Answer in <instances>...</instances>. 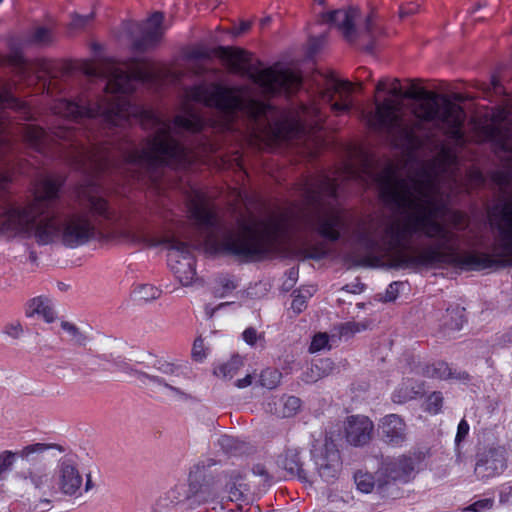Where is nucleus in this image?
Segmentation results:
<instances>
[{"mask_svg":"<svg viewBox=\"0 0 512 512\" xmlns=\"http://www.w3.org/2000/svg\"><path fill=\"white\" fill-rule=\"evenodd\" d=\"M339 178L325 174L307 184L305 189L306 207L300 219L304 226L316 231L322 237L335 241L340 232L348 226V215L336 203Z\"/></svg>","mask_w":512,"mask_h":512,"instance_id":"obj_7","label":"nucleus"},{"mask_svg":"<svg viewBox=\"0 0 512 512\" xmlns=\"http://www.w3.org/2000/svg\"><path fill=\"white\" fill-rule=\"evenodd\" d=\"M242 338L248 345L253 346L258 338L257 331L251 327L247 328L242 333Z\"/></svg>","mask_w":512,"mask_h":512,"instance_id":"obj_50","label":"nucleus"},{"mask_svg":"<svg viewBox=\"0 0 512 512\" xmlns=\"http://www.w3.org/2000/svg\"><path fill=\"white\" fill-rule=\"evenodd\" d=\"M54 494L78 499L94 488L90 473L83 474L75 456L61 457L54 469Z\"/></svg>","mask_w":512,"mask_h":512,"instance_id":"obj_9","label":"nucleus"},{"mask_svg":"<svg viewBox=\"0 0 512 512\" xmlns=\"http://www.w3.org/2000/svg\"><path fill=\"white\" fill-rule=\"evenodd\" d=\"M388 93L393 97L402 96L397 79L391 82ZM403 96L414 100L411 104L413 119L405 120L401 104L392 98H385L381 102L376 101L375 110L368 113V125L376 131L395 137L408 152L418 151L430 139L431 134L425 127L427 123L434 124L456 142L463 140L465 111L447 95L417 88L407 91Z\"/></svg>","mask_w":512,"mask_h":512,"instance_id":"obj_4","label":"nucleus"},{"mask_svg":"<svg viewBox=\"0 0 512 512\" xmlns=\"http://www.w3.org/2000/svg\"><path fill=\"white\" fill-rule=\"evenodd\" d=\"M62 181L46 176L36 182L34 198L27 205L11 206L0 213V233L8 236L34 238L40 245L60 241L65 247L86 244L95 235V226L88 213L75 208L40 218L59 196Z\"/></svg>","mask_w":512,"mask_h":512,"instance_id":"obj_5","label":"nucleus"},{"mask_svg":"<svg viewBox=\"0 0 512 512\" xmlns=\"http://www.w3.org/2000/svg\"><path fill=\"white\" fill-rule=\"evenodd\" d=\"M353 496L351 493H346L345 496H342L341 497V501L345 504H350L351 502H353Z\"/></svg>","mask_w":512,"mask_h":512,"instance_id":"obj_61","label":"nucleus"},{"mask_svg":"<svg viewBox=\"0 0 512 512\" xmlns=\"http://www.w3.org/2000/svg\"><path fill=\"white\" fill-rule=\"evenodd\" d=\"M360 324L358 323H346L342 328V334L356 333L361 331Z\"/></svg>","mask_w":512,"mask_h":512,"instance_id":"obj_54","label":"nucleus"},{"mask_svg":"<svg viewBox=\"0 0 512 512\" xmlns=\"http://www.w3.org/2000/svg\"><path fill=\"white\" fill-rule=\"evenodd\" d=\"M329 337L326 333L316 334L310 344L309 351L311 353L319 352L328 346Z\"/></svg>","mask_w":512,"mask_h":512,"instance_id":"obj_40","label":"nucleus"},{"mask_svg":"<svg viewBox=\"0 0 512 512\" xmlns=\"http://www.w3.org/2000/svg\"><path fill=\"white\" fill-rule=\"evenodd\" d=\"M158 370L165 375L175 376L178 378L185 375L182 366L169 362H159Z\"/></svg>","mask_w":512,"mask_h":512,"instance_id":"obj_39","label":"nucleus"},{"mask_svg":"<svg viewBox=\"0 0 512 512\" xmlns=\"http://www.w3.org/2000/svg\"><path fill=\"white\" fill-rule=\"evenodd\" d=\"M121 370L129 376L135 377L142 384H148L151 382H157L159 384L162 383V380L160 379V377L150 376L146 373L140 372V371L130 367L128 364H124L123 366H121Z\"/></svg>","mask_w":512,"mask_h":512,"instance_id":"obj_37","label":"nucleus"},{"mask_svg":"<svg viewBox=\"0 0 512 512\" xmlns=\"http://www.w3.org/2000/svg\"><path fill=\"white\" fill-rule=\"evenodd\" d=\"M217 285H218V288H216V293L220 297H224V296L228 295L237 287L235 278L230 275L219 276L217 278Z\"/></svg>","mask_w":512,"mask_h":512,"instance_id":"obj_36","label":"nucleus"},{"mask_svg":"<svg viewBox=\"0 0 512 512\" xmlns=\"http://www.w3.org/2000/svg\"><path fill=\"white\" fill-rule=\"evenodd\" d=\"M495 504L493 497H483L474 500L470 505L464 507L461 512H490Z\"/></svg>","mask_w":512,"mask_h":512,"instance_id":"obj_34","label":"nucleus"},{"mask_svg":"<svg viewBox=\"0 0 512 512\" xmlns=\"http://www.w3.org/2000/svg\"><path fill=\"white\" fill-rule=\"evenodd\" d=\"M253 382L252 375L248 374L244 378L238 379L235 383L236 387L242 389L250 386Z\"/></svg>","mask_w":512,"mask_h":512,"instance_id":"obj_55","label":"nucleus"},{"mask_svg":"<svg viewBox=\"0 0 512 512\" xmlns=\"http://www.w3.org/2000/svg\"><path fill=\"white\" fill-rule=\"evenodd\" d=\"M51 449H58L60 452L63 451L62 447L57 444L39 442L24 446L22 449L17 451L16 454L18 458L30 462L33 461L37 455L43 454L44 452Z\"/></svg>","mask_w":512,"mask_h":512,"instance_id":"obj_23","label":"nucleus"},{"mask_svg":"<svg viewBox=\"0 0 512 512\" xmlns=\"http://www.w3.org/2000/svg\"><path fill=\"white\" fill-rule=\"evenodd\" d=\"M25 314L28 318L36 315L40 316L47 323H52L56 319L50 300L42 296L35 297L27 302Z\"/></svg>","mask_w":512,"mask_h":512,"instance_id":"obj_22","label":"nucleus"},{"mask_svg":"<svg viewBox=\"0 0 512 512\" xmlns=\"http://www.w3.org/2000/svg\"><path fill=\"white\" fill-rule=\"evenodd\" d=\"M386 85H387L386 81H384V80L379 81L377 83V85H376V91L377 92L385 91L386 90Z\"/></svg>","mask_w":512,"mask_h":512,"instance_id":"obj_60","label":"nucleus"},{"mask_svg":"<svg viewBox=\"0 0 512 512\" xmlns=\"http://www.w3.org/2000/svg\"><path fill=\"white\" fill-rule=\"evenodd\" d=\"M278 402L280 408H276L275 413L280 417L293 416L301 406L300 399L295 396L282 397Z\"/></svg>","mask_w":512,"mask_h":512,"instance_id":"obj_28","label":"nucleus"},{"mask_svg":"<svg viewBox=\"0 0 512 512\" xmlns=\"http://www.w3.org/2000/svg\"><path fill=\"white\" fill-rule=\"evenodd\" d=\"M135 292L138 298L143 301L155 300L160 297L161 290L151 284H144L139 286Z\"/></svg>","mask_w":512,"mask_h":512,"instance_id":"obj_38","label":"nucleus"},{"mask_svg":"<svg viewBox=\"0 0 512 512\" xmlns=\"http://www.w3.org/2000/svg\"><path fill=\"white\" fill-rule=\"evenodd\" d=\"M314 469L322 481L334 482L341 471V456L332 442L325 441L320 446H314L312 451Z\"/></svg>","mask_w":512,"mask_h":512,"instance_id":"obj_11","label":"nucleus"},{"mask_svg":"<svg viewBox=\"0 0 512 512\" xmlns=\"http://www.w3.org/2000/svg\"><path fill=\"white\" fill-rule=\"evenodd\" d=\"M352 85L348 81L333 80L328 87L321 92L320 98L325 103H331L336 94L339 95V101L331 104V110L337 115L350 111L353 106L351 99Z\"/></svg>","mask_w":512,"mask_h":512,"instance_id":"obj_15","label":"nucleus"},{"mask_svg":"<svg viewBox=\"0 0 512 512\" xmlns=\"http://www.w3.org/2000/svg\"><path fill=\"white\" fill-rule=\"evenodd\" d=\"M379 427L385 441L392 446H400L406 439V424L396 414L385 416Z\"/></svg>","mask_w":512,"mask_h":512,"instance_id":"obj_20","label":"nucleus"},{"mask_svg":"<svg viewBox=\"0 0 512 512\" xmlns=\"http://www.w3.org/2000/svg\"><path fill=\"white\" fill-rule=\"evenodd\" d=\"M10 64L13 66L15 73L28 83L33 82L31 73L34 72L36 65L28 62L21 54L15 53L10 56Z\"/></svg>","mask_w":512,"mask_h":512,"instance_id":"obj_24","label":"nucleus"},{"mask_svg":"<svg viewBox=\"0 0 512 512\" xmlns=\"http://www.w3.org/2000/svg\"><path fill=\"white\" fill-rule=\"evenodd\" d=\"M302 450L295 446H288L277 458V465L289 476L308 481L309 476L303 465Z\"/></svg>","mask_w":512,"mask_h":512,"instance_id":"obj_18","label":"nucleus"},{"mask_svg":"<svg viewBox=\"0 0 512 512\" xmlns=\"http://www.w3.org/2000/svg\"><path fill=\"white\" fill-rule=\"evenodd\" d=\"M469 424L466 420L462 419L457 427V433L455 437V443L458 445L460 442H462L469 433Z\"/></svg>","mask_w":512,"mask_h":512,"instance_id":"obj_46","label":"nucleus"},{"mask_svg":"<svg viewBox=\"0 0 512 512\" xmlns=\"http://www.w3.org/2000/svg\"><path fill=\"white\" fill-rule=\"evenodd\" d=\"M164 16L160 12L153 13L141 26V38L134 44L137 50H146L156 45L164 34Z\"/></svg>","mask_w":512,"mask_h":512,"instance_id":"obj_17","label":"nucleus"},{"mask_svg":"<svg viewBox=\"0 0 512 512\" xmlns=\"http://www.w3.org/2000/svg\"><path fill=\"white\" fill-rule=\"evenodd\" d=\"M442 402L441 394L434 392L427 399L426 410L431 414H437L442 407Z\"/></svg>","mask_w":512,"mask_h":512,"instance_id":"obj_41","label":"nucleus"},{"mask_svg":"<svg viewBox=\"0 0 512 512\" xmlns=\"http://www.w3.org/2000/svg\"><path fill=\"white\" fill-rule=\"evenodd\" d=\"M225 488L231 501H239L249 491V484L241 470H232L226 474Z\"/></svg>","mask_w":512,"mask_h":512,"instance_id":"obj_21","label":"nucleus"},{"mask_svg":"<svg viewBox=\"0 0 512 512\" xmlns=\"http://www.w3.org/2000/svg\"><path fill=\"white\" fill-rule=\"evenodd\" d=\"M192 358L197 362H202L206 358V351L202 338H197L192 347Z\"/></svg>","mask_w":512,"mask_h":512,"instance_id":"obj_43","label":"nucleus"},{"mask_svg":"<svg viewBox=\"0 0 512 512\" xmlns=\"http://www.w3.org/2000/svg\"><path fill=\"white\" fill-rule=\"evenodd\" d=\"M506 467V449L501 445H493L477 453L474 472L478 479L488 480L501 475Z\"/></svg>","mask_w":512,"mask_h":512,"instance_id":"obj_13","label":"nucleus"},{"mask_svg":"<svg viewBox=\"0 0 512 512\" xmlns=\"http://www.w3.org/2000/svg\"><path fill=\"white\" fill-rule=\"evenodd\" d=\"M105 95L94 102L85 103L56 100L51 109L64 121L84 124L87 120L99 118L108 126H125L131 118L139 120L144 128L150 127L154 134L146 140L141 149L129 148L116 155L114 148L108 144L87 146L82 140L90 142V135L84 131H76L75 127L59 124L50 133L34 125L20 128L24 141L37 152L49 157L62 156L70 159L79 168L90 169L95 175L106 171H116L137 180L142 176L136 173L145 169L153 173L163 166L172 169H184L199 158L183 142L184 133L201 131L206 125L216 127L215 122H208L198 111L186 108L177 115L173 122L162 119L156 112L133 105L128 99L138 82H149L153 74L144 65L134 68H122L112 65L106 70Z\"/></svg>","mask_w":512,"mask_h":512,"instance_id":"obj_1","label":"nucleus"},{"mask_svg":"<svg viewBox=\"0 0 512 512\" xmlns=\"http://www.w3.org/2000/svg\"><path fill=\"white\" fill-rule=\"evenodd\" d=\"M187 212L196 234L195 239L188 238L209 254L253 257L271 253L290 241L298 224L290 212H285L263 221L240 218L235 225H228L199 190L189 200Z\"/></svg>","mask_w":512,"mask_h":512,"instance_id":"obj_3","label":"nucleus"},{"mask_svg":"<svg viewBox=\"0 0 512 512\" xmlns=\"http://www.w3.org/2000/svg\"><path fill=\"white\" fill-rule=\"evenodd\" d=\"M92 18V15L80 16L77 15L74 17L72 24L75 27H83L85 26Z\"/></svg>","mask_w":512,"mask_h":512,"instance_id":"obj_53","label":"nucleus"},{"mask_svg":"<svg viewBox=\"0 0 512 512\" xmlns=\"http://www.w3.org/2000/svg\"><path fill=\"white\" fill-rule=\"evenodd\" d=\"M420 6L416 3H409L399 8V18L404 19L419 11Z\"/></svg>","mask_w":512,"mask_h":512,"instance_id":"obj_47","label":"nucleus"},{"mask_svg":"<svg viewBox=\"0 0 512 512\" xmlns=\"http://www.w3.org/2000/svg\"><path fill=\"white\" fill-rule=\"evenodd\" d=\"M422 373L428 378H436L441 380L450 378H464L461 375H454L448 364L442 361H438L431 365L425 366L422 370Z\"/></svg>","mask_w":512,"mask_h":512,"instance_id":"obj_25","label":"nucleus"},{"mask_svg":"<svg viewBox=\"0 0 512 512\" xmlns=\"http://www.w3.org/2000/svg\"><path fill=\"white\" fill-rule=\"evenodd\" d=\"M160 379L162 380L161 384H159L157 382H151V383L162 387L163 390L165 391V394L168 397L178 400V401H189L192 399L191 394L188 393L184 388L174 385V383H175L174 380L167 382L163 378H160Z\"/></svg>","mask_w":512,"mask_h":512,"instance_id":"obj_27","label":"nucleus"},{"mask_svg":"<svg viewBox=\"0 0 512 512\" xmlns=\"http://www.w3.org/2000/svg\"><path fill=\"white\" fill-rule=\"evenodd\" d=\"M422 393V388L420 385L414 387H407L406 383H404L401 387H399L393 394V400L398 403L406 402L410 399H413L417 395Z\"/></svg>","mask_w":512,"mask_h":512,"instance_id":"obj_32","label":"nucleus"},{"mask_svg":"<svg viewBox=\"0 0 512 512\" xmlns=\"http://www.w3.org/2000/svg\"><path fill=\"white\" fill-rule=\"evenodd\" d=\"M18 456L11 450L0 452V480H5L12 471Z\"/></svg>","mask_w":512,"mask_h":512,"instance_id":"obj_30","label":"nucleus"},{"mask_svg":"<svg viewBox=\"0 0 512 512\" xmlns=\"http://www.w3.org/2000/svg\"><path fill=\"white\" fill-rule=\"evenodd\" d=\"M220 58L230 72L249 78L265 95H289L302 84L297 72L278 66L261 69L260 62H253L252 54L240 48H221Z\"/></svg>","mask_w":512,"mask_h":512,"instance_id":"obj_8","label":"nucleus"},{"mask_svg":"<svg viewBox=\"0 0 512 512\" xmlns=\"http://www.w3.org/2000/svg\"><path fill=\"white\" fill-rule=\"evenodd\" d=\"M253 474L254 475H257V476H261V477H264L265 480L268 479V473L266 471V468L264 465L262 464H257L253 467Z\"/></svg>","mask_w":512,"mask_h":512,"instance_id":"obj_56","label":"nucleus"},{"mask_svg":"<svg viewBox=\"0 0 512 512\" xmlns=\"http://www.w3.org/2000/svg\"><path fill=\"white\" fill-rule=\"evenodd\" d=\"M343 289H345L348 292H356L355 290L350 289L349 285H346Z\"/></svg>","mask_w":512,"mask_h":512,"instance_id":"obj_64","label":"nucleus"},{"mask_svg":"<svg viewBox=\"0 0 512 512\" xmlns=\"http://www.w3.org/2000/svg\"><path fill=\"white\" fill-rule=\"evenodd\" d=\"M374 430L373 422L363 415H353L347 418L345 423V438L353 446L366 445Z\"/></svg>","mask_w":512,"mask_h":512,"instance_id":"obj_16","label":"nucleus"},{"mask_svg":"<svg viewBox=\"0 0 512 512\" xmlns=\"http://www.w3.org/2000/svg\"><path fill=\"white\" fill-rule=\"evenodd\" d=\"M333 369V362L330 359H321L318 362L312 364L311 371H317V375L322 377L330 373Z\"/></svg>","mask_w":512,"mask_h":512,"instance_id":"obj_42","label":"nucleus"},{"mask_svg":"<svg viewBox=\"0 0 512 512\" xmlns=\"http://www.w3.org/2000/svg\"><path fill=\"white\" fill-rule=\"evenodd\" d=\"M415 461L412 457L401 455L397 458L385 459L377 475V487L383 489L384 486L395 482H408L414 475Z\"/></svg>","mask_w":512,"mask_h":512,"instance_id":"obj_12","label":"nucleus"},{"mask_svg":"<svg viewBox=\"0 0 512 512\" xmlns=\"http://www.w3.org/2000/svg\"><path fill=\"white\" fill-rule=\"evenodd\" d=\"M33 40L37 43H46L50 40L49 30L44 27L36 29L33 35Z\"/></svg>","mask_w":512,"mask_h":512,"instance_id":"obj_49","label":"nucleus"},{"mask_svg":"<svg viewBox=\"0 0 512 512\" xmlns=\"http://www.w3.org/2000/svg\"><path fill=\"white\" fill-rule=\"evenodd\" d=\"M15 477L30 483L42 495H54V475L51 476L45 467H33L27 472H17Z\"/></svg>","mask_w":512,"mask_h":512,"instance_id":"obj_19","label":"nucleus"},{"mask_svg":"<svg viewBox=\"0 0 512 512\" xmlns=\"http://www.w3.org/2000/svg\"><path fill=\"white\" fill-rule=\"evenodd\" d=\"M61 328L69 336V340L78 346H85L88 342V336L83 333L75 324L69 321H62Z\"/></svg>","mask_w":512,"mask_h":512,"instance_id":"obj_29","label":"nucleus"},{"mask_svg":"<svg viewBox=\"0 0 512 512\" xmlns=\"http://www.w3.org/2000/svg\"><path fill=\"white\" fill-rule=\"evenodd\" d=\"M251 27V23L249 21H242L240 23V25L235 28V31H234V34L235 35H240L246 31H248Z\"/></svg>","mask_w":512,"mask_h":512,"instance_id":"obj_57","label":"nucleus"},{"mask_svg":"<svg viewBox=\"0 0 512 512\" xmlns=\"http://www.w3.org/2000/svg\"><path fill=\"white\" fill-rule=\"evenodd\" d=\"M354 480L357 489L362 493H370L374 489L375 483L373 476L367 472H357L354 475Z\"/></svg>","mask_w":512,"mask_h":512,"instance_id":"obj_33","label":"nucleus"},{"mask_svg":"<svg viewBox=\"0 0 512 512\" xmlns=\"http://www.w3.org/2000/svg\"><path fill=\"white\" fill-rule=\"evenodd\" d=\"M281 381V373L272 368H267L263 370L259 376V384L260 386L267 389L276 388Z\"/></svg>","mask_w":512,"mask_h":512,"instance_id":"obj_31","label":"nucleus"},{"mask_svg":"<svg viewBox=\"0 0 512 512\" xmlns=\"http://www.w3.org/2000/svg\"><path fill=\"white\" fill-rule=\"evenodd\" d=\"M360 12L357 8H349L347 10L340 9L328 12L323 15V20L336 26L346 40L352 42L360 35L367 34L370 39H376L385 35L384 28L379 25L375 14L371 13L366 16L364 26L357 29L356 21L359 19Z\"/></svg>","mask_w":512,"mask_h":512,"instance_id":"obj_10","label":"nucleus"},{"mask_svg":"<svg viewBox=\"0 0 512 512\" xmlns=\"http://www.w3.org/2000/svg\"><path fill=\"white\" fill-rule=\"evenodd\" d=\"M243 366V360L240 356H233L225 363L219 364L214 368V374L224 379L233 378L238 370Z\"/></svg>","mask_w":512,"mask_h":512,"instance_id":"obj_26","label":"nucleus"},{"mask_svg":"<svg viewBox=\"0 0 512 512\" xmlns=\"http://www.w3.org/2000/svg\"><path fill=\"white\" fill-rule=\"evenodd\" d=\"M238 440L231 437V436H228V435H224L222 437H220L219 439V444L220 446L225 449L227 452H231L234 448L237 447L238 445Z\"/></svg>","mask_w":512,"mask_h":512,"instance_id":"obj_48","label":"nucleus"},{"mask_svg":"<svg viewBox=\"0 0 512 512\" xmlns=\"http://www.w3.org/2000/svg\"><path fill=\"white\" fill-rule=\"evenodd\" d=\"M470 176L477 182H483L482 173L478 170H473L470 172Z\"/></svg>","mask_w":512,"mask_h":512,"instance_id":"obj_59","label":"nucleus"},{"mask_svg":"<svg viewBox=\"0 0 512 512\" xmlns=\"http://www.w3.org/2000/svg\"><path fill=\"white\" fill-rule=\"evenodd\" d=\"M453 219H454L455 224L458 225L461 223V221L463 219V215L460 212H455L453 214Z\"/></svg>","mask_w":512,"mask_h":512,"instance_id":"obj_62","label":"nucleus"},{"mask_svg":"<svg viewBox=\"0 0 512 512\" xmlns=\"http://www.w3.org/2000/svg\"><path fill=\"white\" fill-rule=\"evenodd\" d=\"M7 107L21 111L26 119L31 117L30 107L26 103L15 98L9 88L0 87V108ZM12 149L9 121L5 113L0 110V159Z\"/></svg>","mask_w":512,"mask_h":512,"instance_id":"obj_14","label":"nucleus"},{"mask_svg":"<svg viewBox=\"0 0 512 512\" xmlns=\"http://www.w3.org/2000/svg\"><path fill=\"white\" fill-rule=\"evenodd\" d=\"M402 285L401 282H392L386 288L385 294L383 296V301L392 302L396 300L399 294V287Z\"/></svg>","mask_w":512,"mask_h":512,"instance_id":"obj_45","label":"nucleus"},{"mask_svg":"<svg viewBox=\"0 0 512 512\" xmlns=\"http://www.w3.org/2000/svg\"><path fill=\"white\" fill-rule=\"evenodd\" d=\"M462 312L463 311L460 310L459 308H456L452 311L447 309V316H450L451 319L455 320L454 323L449 324V326H448L449 329L460 330L462 328V325L464 322Z\"/></svg>","mask_w":512,"mask_h":512,"instance_id":"obj_44","label":"nucleus"},{"mask_svg":"<svg viewBox=\"0 0 512 512\" xmlns=\"http://www.w3.org/2000/svg\"><path fill=\"white\" fill-rule=\"evenodd\" d=\"M214 512H243V510L241 506H238L237 509H228L227 507L221 505L219 509L214 508Z\"/></svg>","mask_w":512,"mask_h":512,"instance_id":"obj_58","label":"nucleus"},{"mask_svg":"<svg viewBox=\"0 0 512 512\" xmlns=\"http://www.w3.org/2000/svg\"><path fill=\"white\" fill-rule=\"evenodd\" d=\"M187 101L216 108L227 118L219 125L222 130H234L233 119L241 115L248 119L251 134L256 138L271 136L284 140L322 129L324 116L318 103L303 104L292 111H280L274 106L252 98L250 88L199 84L185 91Z\"/></svg>","mask_w":512,"mask_h":512,"instance_id":"obj_2","label":"nucleus"},{"mask_svg":"<svg viewBox=\"0 0 512 512\" xmlns=\"http://www.w3.org/2000/svg\"><path fill=\"white\" fill-rule=\"evenodd\" d=\"M12 181V175L10 172L5 171L0 173V190H5L9 183Z\"/></svg>","mask_w":512,"mask_h":512,"instance_id":"obj_52","label":"nucleus"},{"mask_svg":"<svg viewBox=\"0 0 512 512\" xmlns=\"http://www.w3.org/2000/svg\"><path fill=\"white\" fill-rule=\"evenodd\" d=\"M5 332L7 335L13 337V338H18L22 332H23V329H22V326L20 323H11L9 325H7L5 327Z\"/></svg>","mask_w":512,"mask_h":512,"instance_id":"obj_51","label":"nucleus"},{"mask_svg":"<svg viewBox=\"0 0 512 512\" xmlns=\"http://www.w3.org/2000/svg\"><path fill=\"white\" fill-rule=\"evenodd\" d=\"M101 193L99 181L95 178L88 179L77 192L80 206L87 205L92 215L108 222L132 242L148 246L165 245L170 269L182 285H190L196 276V269L189 244L179 240L169 225H165L162 236L153 235L147 226L135 224L123 213L113 211Z\"/></svg>","mask_w":512,"mask_h":512,"instance_id":"obj_6","label":"nucleus"},{"mask_svg":"<svg viewBox=\"0 0 512 512\" xmlns=\"http://www.w3.org/2000/svg\"><path fill=\"white\" fill-rule=\"evenodd\" d=\"M345 174H346V176H347V177H352V175H353V171L349 168V169H347V171L345 172Z\"/></svg>","mask_w":512,"mask_h":512,"instance_id":"obj_63","label":"nucleus"},{"mask_svg":"<svg viewBox=\"0 0 512 512\" xmlns=\"http://www.w3.org/2000/svg\"><path fill=\"white\" fill-rule=\"evenodd\" d=\"M315 288L313 286L307 289H301L297 295L294 296L291 308L296 313H301L306 308L307 299L313 295Z\"/></svg>","mask_w":512,"mask_h":512,"instance_id":"obj_35","label":"nucleus"}]
</instances>
